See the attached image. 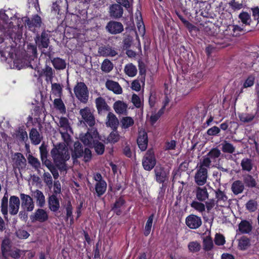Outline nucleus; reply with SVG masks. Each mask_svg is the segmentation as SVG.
Listing matches in <instances>:
<instances>
[{
    "label": "nucleus",
    "instance_id": "f257e3e1",
    "mask_svg": "<svg viewBox=\"0 0 259 259\" xmlns=\"http://www.w3.org/2000/svg\"><path fill=\"white\" fill-rule=\"evenodd\" d=\"M54 164L61 172H66L67 165L66 161L70 158L68 149L65 144L60 143L54 146L51 151Z\"/></svg>",
    "mask_w": 259,
    "mask_h": 259
},
{
    "label": "nucleus",
    "instance_id": "f03ea898",
    "mask_svg": "<svg viewBox=\"0 0 259 259\" xmlns=\"http://www.w3.org/2000/svg\"><path fill=\"white\" fill-rule=\"evenodd\" d=\"M186 6L194 10L196 14L206 18L211 17L209 12L210 5L205 2L198 0H189L186 2Z\"/></svg>",
    "mask_w": 259,
    "mask_h": 259
},
{
    "label": "nucleus",
    "instance_id": "7ed1b4c3",
    "mask_svg": "<svg viewBox=\"0 0 259 259\" xmlns=\"http://www.w3.org/2000/svg\"><path fill=\"white\" fill-rule=\"evenodd\" d=\"M74 93L81 102L87 103L89 99V91L87 85L83 82H77L74 87Z\"/></svg>",
    "mask_w": 259,
    "mask_h": 259
},
{
    "label": "nucleus",
    "instance_id": "20e7f679",
    "mask_svg": "<svg viewBox=\"0 0 259 259\" xmlns=\"http://www.w3.org/2000/svg\"><path fill=\"white\" fill-rule=\"evenodd\" d=\"M156 160L153 149H149L142 159V165L144 169L147 171L152 170L155 166Z\"/></svg>",
    "mask_w": 259,
    "mask_h": 259
},
{
    "label": "nucleus",
    "instance_id": "39448f33",
    "mask_svg": "<svg viewBox=\"0 0 259 259\" xmlns=\"http://www.w3.org/2000/svg\"><path fill=\"white\" fill-rule=\"evenodd\" d=\"M50 35L44 29L40 34L37 33L34 37L35 43L39 50L47 49L50 44Z\"/></svg>",
    "mask_w": 259,
    "mask_h": 259
},
{
    "label": "nucleus",
    "instance_id": "423d86ee",
    "mask_svg": "<svg viewBox=\"0 0 259 259\" xmlns=\"http://www.w3.org/2000/svg\"><path fill=\"white\" fill-rule=\"evenodd\" d=\"M41 17L37 14L32 16L31 19L26 18L25 20V24L28 29L34 33L36 32V29L39 28L42 24Z\"/></svg>",
    "mask_w": 259,
    "mask_h": 259
},
{
    "label": "nucleus",
    "instance_id": "0eeeda50",
    "mask_svg": "<svg viewBox=\"0 0 259 259\" xmlns=\"http://www.w3.org/2000/svg\"><path fill=\"white\" fill-rule=\"evenodd\" d=\"M207 177V169L205 167H199L194 176L195 182L198 186H203L206 183Z\"/></svg>",
    "mask_w": 259,
    "mask_h": 259
},
{
    "label": "nucleus",
    "instance_id": "6e6552de",
    "mask_svg": "<svg viewBox=\"0 0 259 259\" xmlns=\"http://www.w3.org/2000/svg\"><path fill=\"white\" fill-rule=\"evenodd\" d=\"M79 114L84 122L90 126L92 127L95 125V118L90 108L86 107L80 109Z\"/></svg>",
    "mask_w": 259,
    "mask_h": 259
},
{
    "label": "nucleus",
    "instance_id": "1a4fd4ad",
    "mask_svg": "<svg viewBox=\"0 0 259 259\" xmlns=\"http://www.w3.org/2000/svg\"><path fill=\"white\" fill-rule=\"evenodd\" d=\"M155 180L157 182L161 184L168 181L169 172L161 166H156L154 169Z\"/></svg>",
    "mask_w": 259,
    "mask_h": 259
},
{
    "label": "nucleus",
    "instance_id": "9d476101",
    "mask_svg": "<svg viewBox=\"0 0 259 259\" xmlns=\"http://www.w3.org/2000/svg\"><path fill=\"white\" fill-rule=\"evenodd\" d=\"M106 29L112 34H117L123 30V26L119 22L110 21L106 25Z\"/></svg>",
    "mask_w": 259,
    "mask_h": 259
},
{
    "label": "nucleus",
    "instance_id": "9b49d317",
    "mask_svg": "<svg viewBox=\"0 0 259 259\" xmlns=\"http://www.w3.org/2000/svg\"><path fill=\"white\" fill-rule=\"evenodd\" d=\"M126 201L122 196L116 199L115 202L111 205V210L117 215H120L123 211V207Z\"/></svg>",
    "mask_w": 259,
    "mask_h": 259
},
{
    "label": "nucleus",
    "instance_id": "f8f14e48",
    "mask_svg": "<svg viewBox=\"0 0 259 259\" xmlns=\"http://www.w3.org/2000/svg\"><path fill=\"white\" fill-rule=\"evenodd\" d=\"M186 224L191 229H196L202 225L201 219L196 215L190 214L186 218Z\"/></svg>",
    "mask_w": 259,
    "mask_h": 259
},
{
    "label": "nucleus",
    "instance_id": "ddd939ff",
    "mask_svg": "<svg viewBox=\"0 0 259 259\" xmlns=\"http://www.w3.org/2000/svg\"><path fill=\"white\" fill-rule=\"evenodd\" d=\"M98 137V133L97 131L95 130L93 132H88L80 139L85 145L91 147L92 145L94 143V142L97 140V138Z\"/></svg>",
    "mask_w": 259,
    "mask_h": 259
},
{
    "label": "nucleus",
    "instance_id": "4468645a",
    "mask_svg": "<svg viewBox=\"0 0 259 259\" xmlns=\"http://www.w3.org/2000/svg\"><path fill=\"white\" fill-rule=\"evenodd\" d=\"M148 142L147 133L145 131L139 132L137 139V143L138 147L142 151H145L147 149Z\"/></svg>",
    "mask_w": 259,
    "mask_h": 259
},
{
    "label": "nucleus",
    "instance_id": "2eb2a0df",
    "mask_svg": "<svg viewBox=\"0 0 259 259\" xmlns=\"http://www.w3.org/2000/svg\"><path fill=\"white\" fill-rule=\"evenodd\" d=\"M21 205L27 211H31L34 208V202L32 198L28 195L23 193L20 194Z\"/></svg>",
    "mask_w": 259,
    "mask_h": 259
},
{
    "label": "nucleus",
    "instance_id": "dca6fc26",
    "mask_svg": "<svg viewBox=\"0 0 259 259\" xmlns=\"http://www.w3.org/2000/svg\"><path fill=\"white\" fill-rule=\"evenodd\" d=\"M30 67L32 69H34L35 70H37L39 77L44 75L46 77V79L47 81H52L53 79L54 72L51 67L46 65L45 68L41 72H39L38 70L39 67L37 65L33 67L30 64Z\"/></svg>",
    "mask_w": 259,
    "mask_h": 259
},
{
    "label": "nucleus",
    "instance_id": "f3484780",
    "mask_svg": "<svg viewBox=\"0 0 259 259\" xmlns=\"http://www.w3.org/2000/svg\"><path fill=\"white\" fill-rule=\"evenodd\" d=\"M98 53L100 56L105 57H113L117 55V52L116 50L109 45L100 47L99 48Z\"/></svg>",
    "mask_w": 259,
    "mask_h": 259
},
{
    "label": "nucleus",
    "instance_id": "a211bd4d",
    "mask_svg": "<svg viewBox=\"0 0 259 259\" xmlns=\"http://www.w3.org/2000/svg\"><path fill=\"white\" fill-rule=\"evenodd\" d=\"M20 207V199L16 196H11L9 199V212L11 215L17 214Z\"/></svg>",
    "mask_w": 259,
    "mask_h": 259
},
{
    "label": "nucleus",
    "instance_id": "6ab92c4d",
    "mask_svg": "<svg viewBox=\"0 0 259 259\" xmlns=\"http://www.w3.org/2000/svg\"><path fill=\"white\" fill-rule=\"evenodd\" d=\"M252 228L251 222L243 220L238 224V231L242 234H250Z\"/></svg>",
    "mask_w": 259,
    "mask_h": 259
},
{
    "label": "nucleus",
    "instance_id": "aec40b11",
    "mask_svg": "<svg viewBox=\"0 0 259 259\" xmlns=\"http://www.w3.org/2000/svg\"><path fill=\"white\" fill-rule=\"evenodd\" d=\"M49 216L47 211L43 209L38 208L36 210L33 215L31 216V219L32 222L38 221L42 223L48 220Z\"/></svg>",
    "mask_w": 259,
    "mask_h": 259
},
{
    "label": "nucleus",
    "instance_id": "412c9836",
    "mask_svg": "<svg viewBox=\"0 0 259 259\" xmlns=\"http://www.w3.org/2000/svg\"><path fill=\"white\" fill-rule=\"evenodd\" d=\"M123 10L121 6L118 4H114L109 8L110 16L113 18L118 19L122 16Z\"/></svg>",
    "mask_w": 259,
    "mask_h": 259
},
{
    "label": "nucleus",
    "instance_id": "4be33fe9",
    "mask_svg": "<svg viewBox=\"0 0 259 259\" xmlns=\"http://www.w3.org/2000/svg\"><path fill=\"white\" fill-rule=\"evenodd\" d=\"M48 207L51 211L56 212L60 208V202L56 194H53L48 198Z\"/></svg>",
    "mask_w": 259,
    "mask_h": 259
},
{
    "label": "nucleus",
    "instance_id": "5701e85b",
    "mask_svg": "<svg viewBox=\"0 0 259 259\" xmlns=\"http://www.w3.org/2000/svg\"><path fill=\"white\" fill-rule=\"evenodd\" d=\"M195 195L196 199L200 202H205L209 196L206 188L205 187H201L199 186L196 187Z\"/></svg>",
    "mask_w": 259,
    "mask_h": 259
},
{
    "label": "nucleus",
    "instance_id": "b1692460",
    "mask_svg": "<svg viewBox=\"0 0 259 259\" xmlns=\"http://www.w3.org/2000/svg\"><path fill=\"white\" fill-rule=\"evenodd\" d=\"M106 88L114 94L119 95L122 93V89L118 82L108 79L105 83Z\"/></svg>",
    "mask_w": 259,
    "mask_h": 259
},
{
    "label": "nucleus",
    "instance_id": "393cba45",
    "mask_svg": "<svg viewBox=\"0 0 259 259\" xmlns=\"http://www.w3.org/2000/svg\"><path fill=\"white\" fill-rule=\"evenodd\" d=\"M107 118V126L110 127L113 131H116L119 122L116 116L113 113L109 112L108 114Z\"/></svg>",
    "mask_w": 259,
    "mask_h": 259
},
{
    "label": "nucleus",
    "instance_id": "a878e982",
    "mask_svg": "<svg viewBox=\"0 0 259 259\" xmlns=\"http://www.w3.org/2000/svg\"><path fill=\"white\" fill-rule=\"evenodd\" d=\"M250 245V239L246 236H242L238 240L237 247L240 250H246Z\"/></svg>",
    "mask_w": 259,
    "mask_h": 259
},
{
    "label": "nucleus",
    "instance_id": "bb28decb",
    "mask_svg": "<svg viewBox=\"0 0 259 259\" xmlns=\"http://www.w3.org/2000/svg\"><path fill=\"white\" fill-rule=\"evenodd\" d=\"M83 148L82 145L79 142H76L74 144V150L72 153V157L75 159L83 156Z\"/></svg>",
    "mask_w": 259,
    "mask_h": 259
},
{
    "label": "nucleus",
    "instance_id": "cd10ccee",
    "mask_svg": "<svg viewBox=\"0 0 259 259\" xmlns=\"http://www.w3.org/2000/svg\"><path fill=\"white\" fill-rule=\"evenodd\" d=\"M107 190V183L106 182H96L95 185V190L96 195L98 197H101L105 194Z\"/></svg>",
    "mask_w": 259,
    "mask_h": 259
},
{
    "label": "nucleus",
    "instance_id": "c85d7f7f",
    "mask_svg": "<svg viewBox=\"0 0 259 259\" xmlns=\"http://www.w3.org/2000/svg\"><path fill=\"white\" fill-rule=\"evenodd\" d=\"M244 189V184L240 180L235 181L231 185V190L236 195L242 193Z\"/></svg>",
    "mask_w": 259,
    "mask_h": 259
},
{
    "label": "nucleus",
    "instance_id": "c756f323",
    "mask_svg": "<svg viewBox=\"0 0 259 259\" xmlns=\"http://www.w3.org/2000/svg\"><path fill=\"white\" fill-rule=\"evenodd\" d=\"M29 138L31 143L34 145L39 144L41 141L42 137L39 132L35 128H32L29 132Z\"/></svg>",
    "mask_w": 259,
    "mask_h": 259
},
{
    "label": "nucleus",
    "instance_id": "7c9ffc66",
    "mask_svg": "<svg viewBox=\"0 0 259 259\" xmlns=\"http://www.w3.org/2000/svg\"><path fill=\"white\" fill-rule=\"evenodd\" d=\"M15 164L19 169H24L26 166V160L24 155L21 153H16Z\"/></svg>",
    "mask_w": 259,
    "mask_h": 259
},
{
    "label": "nucleus",
    "instance_id": "2f4dec72",
    "mask_svg": "<svg viewBox=\"0 0 259 259\" xmlns=\"http://www.w3.org/2000/svg\"><path fill=\"white\" fill-rule=\"evenodd\" d=\"M33 196L36 199L37 205L40 208L43 207L46 203L45 197L43 193L39 190H36L33 193Z\"/></svg>",
    "mask_w": 259,
    "mask_h": 259
},
{
    "label": "nucleus",
    "instance_id": "473e14b6",
    "mask_svg": "<svg viewBox=\"0 0 259 259\" xmlns=\"http://www.w3.org/2000/svg\"><path fill=\"white\" fill-rule=\"evenodd\" d=\"M243 184L248 188H255L256 187L257 182L255 179L249 174L243 176Z\"/></svg>",
    "mask_w": 259,
    "mask_h": 259
},
{
    "label": "nucleus",
    "instance_id": "72a5a7b5",
    "mask_svg": "<svg viewBox=\"0 0 259 259\" xmlns=\"http://www.w3.org/2000/svg\"><path fill=\"white\" fill-rule=\"evenodd\" d=\"M127 104L121 101H116L113 104V108L117 114H123L126 111Z\"/></svg>",
    "mask_w": 259,
    "mask_h": 259
},
{
    "label": "nucleus",
    "instance_id": "f704fd0d",
    "mask_svg": "<svg viewBox=\"0 0 259 259\" xmlns=\"http://www.w3.org/2000/svg\"><path fill=\"white\" fill-rule=\"evenodd\" d=\"M95 103L97 109L99 113L102 112L103 110H107L108 106L105 100L99 97L96 99Z\"/></svg>",
    "mask_w": 259,
    "mask_h": 259
},
{
    "label": "nucleus",
    "instance_id": "c9c22d12",
    "mask_svg": "<svg viewBox=\"0 0 259 259\" xmlns=\"http://www.w3.org/2000/svg\"><path fill=\"white\" fill-rule=\"evenodd\" d=\"M154 217L155 213H152L147 219L144 231V235L145 236H148L151 232Z\"/></svg>",
    "mask_w": 259,
    "mask_h": 259
},
{
    "label": "nucleus",
    "instance_id": "e433bc0d",
    "mask_svg": "<svg viewBox=\"0 0 259 259\" xmlns=\"http://www.w3.org/2000/svg\"><path fill=\"white\" fill-rule=\"evenodd\" d=\"M240 165L243 171L249 172L253 168L252 160L249 158H244L241 160Z\"/></svg>",
    "mask_w": 259,
    "mask_h": 259
},
{
    "label": "nucleus",
    "instance_id": "4c0bfd02",
    "mask_svg": "<svg viewBox=\"0 0 259 259\" xmlns=\"http://www.w3.org/2000/svg\"><path fill=\"white\" fill-rule=\"evenodd\" d=\"M53 66L56 69L62 70L66 68V63L64 59L60 58H54L51 60Z\"/></svg>",
    "mask_w": 259,
    "mask_h": 259
},
{
    "label": "nucleus",
    "instance_id": "58836bf2",
    "mask_svg": "<svg viewBox=\"0 0 259 259\" xmlns=\"http://www.w3.org/2000/svg\"><path fill=\"white\" fill-rule=\"evenodd\" d=\"M125 73L129 77H134L137 73V69L133 63L126 64L124 68Z\"/></svg>",
    "mask_w": 259,
    "mask_h": 259
},
{
    "label": "nucleus",
    "instance_id": "ea45409f",
    "mask_svg": "<svg viewBox=\"0 0 259 259\" xmlns=\"http://www.w3.org/2000/svg\"><path fill=\"white\" fill-rule=\"evenodd\" d=\"M203 248L205 251L212 250L214 247L213 241L210 236H207L203 239Z\"/></svg>",
    "mask_w": 259,
    "mask_h": 259
},
{
    "label": "nucleus",
    "instance_id": "a19ab883",
    "mask_svg": "<svg viewBox=\"0 0 259 259\" xmlns=\"http://www.w3.org/2000/svg\"><path fill=\"white\" fill-rule=\"evenodd\" d=\"M7 195V193L6 192L2 199L1 202V212L2 214L4 215V218L5 220H8V198Z\"/></svg>",
    "mask_w": 259,
    "mask_h": 259
},
{
    "label": "nucleus",
    "instance_id": "79ce46f5",
    "mask_svg": "<svg viewBox=\"0 0 259 259\" xmlns=\"http://www.w3.org/2000/svg\"><path fill=\"white\" fill-rule=\"evenodd\" d=\"M188 248L190 252L195 253L200 250L201 245L197 241H191L188 244Z\"/></svg>",
    "mask_w": 259,
    "mask_h": 259
},
{
    "label": "nucleus",
    "instance_id": "37998d69",
    "mask_svg": "<svg viewBox=\"0 0 259 259\" xmlns=\"http://www.w3.org/2000/svg\"><path fill=\"white\" fill-rule=\"evenodd\" d=\"M221 145L222 151L224 153L232 154L235 151V147L233 145L227 141H224Z\"/></svg>",
    "mask_w": 259,
    "mask_h": 259
},
{
    "label": "nucleus",
    "instance_id": "c03bdc74",
    "mask_svg": "<svg viewBox=\"0 0 259 259\" xmlns=\"http://www.w3.org/2000/svg\"><path fill=\"white\" fill-rule=\"evenodd\" d=\"M238 18L245 25H249L251 22L250 15L245 11H242L239 14Z\"/></svg>",
    "mask_w": 259,
    "mask_h": 259
},
{
    "label": "nucleus",
    "instance_id": "a18cd8bd",
    "mask_svg": "<svg viewBox=\"0 0 259 259\" xmlns=\"http://www.w3.org/2000/svg\"><path fill=\"white\" fill-rule=\"evenodd\" d=\"M175 13L178 17L183 23L184 25L188 29L189 31L193 30L195 28V26L194 25H193L192 23L189 22L188 20L184 18V17L181 14L179 11H176Z\"/></svg>",
    "mask_w": 259,
    "mask_h": 259
},
{
    "label": "nucleus",
    "instance_id": "49530a36",
    "mask_svg": "<svg viewBox=\"0 0 259 259\" xmlns=\"http://www.w3.org/2000/svg\"><path fill=\"white\" fill-rule=\"evenodd\" d=\"M91 148H94L96 153L98 155H102L105 151V145L98 140L94 142V143Z\"/></svg>",
    "mask_w": 259,
    "mask_h": 259
},
{
    "label": "nucleus",
    "instance_id": "de8ad7c7",
    "mask_svg": "<svg viewBox=\"0 0 259 259\" xmlns=\"http://www.w3.org/2000/svg\"><path fill=\"white\" fill-rule=\"evenodd\" d=\"M39 151L40 154V158L42 162L46 165L47 162H51V160L48 159V152L47 147L44 145L42 144L39 147Z\"/></svg>",
    "mask_w": 259,
    "mask_h": 259
},
{
    "label": "nucleus",
    "instance_id": "09e8293b",
    "mask_svg": "<svg viewBox=\"0 0 259 259\" xmlns=\"http://www.w3.org/2000/svg\"><path fill=\"white\" fill-rule=\"evenodd\" d=\"M16 135L20 142H24L28 139L27 133L22 127H18L16 131Z\"/></svg>",
    "mask_w": 259,
    "mask_h": 259
},
{
    "label": "nucleus",
    "instance_id": "8fccbe9b",
    "mask_svg": "<svg viewBox=\"0 0 259 259\" xmlns=\"http://www.w3.org/2000/svg\"><path fill=\"white\" fill-rule=\"evenodd\" d=\"M257 202L255 199H250L245 204L246 209L250 212H253L257 209Z\"/></svg>",
    "mask_w": 259,
    "mask_h": 259
},
{
    "label": "nucleus",
    "instance_id": "3c124183",
    "mask_svg": "<svg viewBox=\"0 0 259 259\" xmlns=\"http://www.w3.org/2000/svg\"><path fill=\"white\" fill-rule=\"evenodd\" d=\"M11 245L9 239H4L1 244V250L3 256L6 257L7 253L10 251Z\"/></svg>",
    "mask_w": 259,
    "mask_h": 259
},
{
    "label": "nucleus",
    "instance_id": "603ef678",
    "mask_svg": "<svg viewBox=\"0 0 259 259\" xmlns=\"http://www.w3.org/2000/svg\"><path fill=\"white\" fill-rule=\"evenodd\" d=\"M101 68L102 71L109 73L113 69V64L109 60L106 59L102 62Z\"/></svg>",
    "mask_w": 259,
    "mask_h": 259
},
{
    "label": "nucleus",
    "instance_id": "864d4df0",
    "mask_svg": "<svg viewBox=\"0 0 259 259\" xmlns=\"http://www.w3.org/2000/svg\"><path fill=\"white\" fill-rule=\"evenodd\" d=\"M139 79L140 81L144 83L145 81V76L146 73V66L144 63L141 62L139 63Z\"/></svg>",
    "mask_w": 259,
    "mask_h": 259
},
{
    "label": "nucleus",
    "instance_id": "5fc2aeb1",
    "mask_svg": "<svg viewBox=\"0 0 259 259\" xmlns=\"http://www.w3.org/2000/svg\"><path fill=\"white\" fill-rule=\"evenodd\" d=\"M46 166L48 168L49 170L51 171L53 176L55 179H57L59 176L58 171L59 169L56 165H54L52 162H47V165Z\"/></svg>",
    "mask_w": 259,
    "mask_h": 259
},
{
    "label": "nucleus",
    "instance_id": "6e6d98bb",
    "mask_svg": "<svg viewBox=\"0 0 259 259\" xmlns=\"http://www.w3.org/2000/svg\"><path fill=\"white\" fill-rule=\"evenodd\" d=\"M190 205L192 208L200 212H202L205 210V204L200 201H193Z\"/></svg>",
    "mask_w": 259,
    "mask_h": 259
},
{
    "label": "nucleus",
    "instance_id": "4d7b16f0",
    "mask_svg": "<svg viewBox=\"0 0 259 259\" xmlns=\"http://www.w3.org/2000/svg\"><path fill=\"white\" fill-rule=\"evenodd\" d=\"M238 117L242 122L248 123L252 121L255 116L252 114L242 113L239 114Z\"/></svg>",
    "mask_w": 259,
    "mask_h": 259
},
{
    "label": "nucleus",
    "instance_id": "13d9d810",
    "mask_svg": "<svg viewBox=\"0 0 259 259\" xmlns=\"http://www.w3.org/2000/svg\"><path fill=\"white\" fill-rule=\"evenodd\" d=\"M122 127L127 128L132 126L134 123L133 119L129 116L124 117L121 120Z\"/></svg>",
    "mask_w": 259,
    "mask_h": 259
},
{
    "label": "nucleus",
    "instance_id": "bf43d9fd",
    "mask_svg": "<svg viewBox=\"0 0 259 259\" xmlns=\"http://www.w3.org/2000/svg\"><path fill=\"white\" fill-rule=\"evenodd\" d=\"M119 137L117 132L114 131L109 135L107 140L109 143L115 144L119 140Z\"/></svg>",
    "mask_w": 259,
    "mask_h": 259
},
{
    "label": "nucleus",
    "instance_id": "052dcab7",
    "mask_svg": "<svg viewBox=\"0 0 259 259\" xmlns=\"http://www.w3.org/2000/svg\"><path fill=\"white\" fill-rule=\"evenodd\" d=\"M215 197L218 202H226L228 199L227 196L220 189H218L215 191Z\"/></svg>",
    "mask_w": 259,
    "mask_h": 259
},
{
    "label": "nucleus",
    "instance_id": "680f3d73",
    "mask_svg": "<svg viewBox=\"0 0 259 259\" xmlns=\"http://www.w3.org/2000/svg\"><path fill=\"white\" fill-rule=\"evenodd\" d=\"M65 209L66 211V219L68 220L69 219H70L71 222L73 221V207L72 206V204L70 201H67L65 207Z\"/></svg>",
    "mask_w": 259,
    "mask_h": 259
},
{
    "label": "nucleus",
    "instance_id": "e2e57ef3",
    "mask_svg": "<svg viewBox=\"0 0 259 259\" xmlns=\"http://www.w3.org/2000/svg\"><path fill=\"white\" fill-rule=\"evenodd\" d=\"M221 151L217 148H213L211 149L209 152L207 154V156L211 159L214 160L219 157L221 155Z\"/></svg>",
    "mask_w": 259,
    "mask_h": 259
},
{
    "label": "nucleus",
    "instance_id": "0e129e2a",
    "mask_svg": "<svg viewBox=\"0 0 259 259\" xmlns=\"http://www.w3.org/2000/svg\"><path fill=\"white\" fill-rule=\"evenodd\" d=\"M28 162L34 167L35 169H38L40 167V163L37 158L33 156L32 155H29L28 157Z\"/></svg>",
    "mask_w": 259,
    "mask_h": 259
},
{
    "label": "nucleus",
    "instance_id": "69168bd1",
    "mask_svg": "<svg viewBox=\"0 0 259 259\" xmlns=\"http://www.w3.org/2000/svg\"><path fill=\"white\" fill-rule=\"evenodd\" d=\"M36 45H28L27 46V52L30 54L31 57H33V59H37V51Z\"/></svg>",
    "mask_w": 259,
    "mask_h": 259
},
{
    "label": "nucleus",
    "instance_id": "338daca9",
    "mask_svg": "<svg viewBox=\"0 0 259 259\" xmlns=\"http://www.w3.org/2000/svg\"><path fill=\"white\" fill-rule=\"evenodd\" d=\"M59 125L61 128L67 132L68 130L70 128L68 119L65 117H61L59 120Z\"/></svg>",
    "mask_w": 259,
    "mask_h": 259
},
{
    "label": "nucleus",
    "instance_id": "774afa93",
    "mask_svg": "<svg viewBox=\"0 0 259 259\" xmlns=\"http://www.w3.org/2000/svg\"><path fill=\"white\" fill-rule=\"evenodd\" d=\"M255 76L253 74L249 75L243 83L244 88H247L252 87L254 83Z\"/></svg>",
    "mask_w": 259,
    "mask_h": 259
}]
</instances>
